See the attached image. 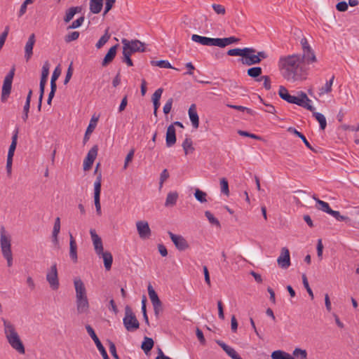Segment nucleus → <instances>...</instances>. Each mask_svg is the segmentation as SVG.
<instances>
[{"label":"nucleus","mask_w":359,"mask_h":359,"mask_svg":"<svg viewBox=\"0 0 359 359\" xmlns=\"http://www.w3.org/2000/svg\"><path fill=\"white\" fill-rule=\"evenodd\" d=\"M151 63L153 66H158L161 68H168V69L173 68L171 66L170 63L168 60H158V61L152 60L151 62Z\"/></svg>","instance_id":"nucleus-47"},{"label":"nucleus","mask_w":359,"mask_h":359,"mask_svg":"<svg viewBox=\"0 0 359 359\" xmlns=\"http://www.w3.org/2000/svg\"><path fill=\"white\" fill-rule=\"evenodd\" d=\"M93 243L96 254L98 256H100V253H102V252L104 251L102 239L100 238L99 240L93 241Z\"/></svg>","instance_id":"nucleus-50"},{"label":"nucleus","mask_w":359,"mask_h":359,"mask_svg":"<svg viewBox=\"0 0 359 359\" xmlns=\"http://www.w3.org/2000/svg\"><path fill=\"white\" fill-rule=\"evenodd\" d=\"M183 149L184 151L185 155H187L189 153H192L194 151V147H193V142L190 137H186L182 144Z\"/></svg>","instance_id":"nucleus-37"},{"label":"nucleus","mask_w":359,"mask_h":359,"mask_svg":"<svg viewBox=\"0 0 359 359\" xmlns=\"http://www.w3.org/2000/svg\"><path fill=\"white\" fill-rule=\"evenodd\" d=\"M246 52L243 55V57L239 60L244 65L250 66L252 65L259 64L261 62L260 58H259L256 54V50L252 48H246Z\"/></svg>","instance_id":"nucleus-9"},{"label":"nucleus","mask_w":359,"mask_h":359,"mask_svg":"<svg viewBox=\"0 0 359 359\" xmlns=\"http://www.w3.org/2000/svg\"><path fill=\"white\" fill-rule=\"evenodd\" d=\"M348 4L344 1H340L336 5V8L340 12H344L348 9Z\"/></svg>","instance_id":"nucleus-64"},{"label":"nucleus","mask_w":359,"mask_h":359,"mask_svg":"<svg viewBox=\"0 0 359 359\" xmlns=\"http://www.w3.org/2000/svg\"><path fill=\"white\" fill-rule=\"evenodd\" d=\"M103 7V0H90V11L93 13H99Z\"/></svg>","instance_id":"nucleus-27"},{"label":"nucleus","mask_w":359,"mask_h":359,"mask_svg":"<svg viewBox=\"0 0 359 359\" xmlns=\"http://www.w3.org/2000/svg\"><path fill=\"white\" fill-rule=\"evenodd\" d=\"M287 131L290 133H292L300 138V140H302V142L304 143L305 146L311 150L312 151L316 153L317 151L311 145V144L308 142L306 137L300 132H299L296 128L293 127H289L287 128Z\"/></svg>","instance_id":"nucleus-25"},{"label":"nucleus","mask_w":359,"mask_h":359,"mask_svg":"<svg viewBox=\"0 0 359 359\" xmlns=\"http://www.w3.org/2000/svg\"><path fill=\"white\" fill-rule=\"evenodd\" d=\"M110 34L108 33V29H106L105 33L100 37L99 41L97 42L95 46L97 49L101 48L110 39Z\"/></svg>","instance_id":"nucleus-42"},{"label":"nucleus","mask_w":359,"mask_h":359,"mask_svg":"<svg viewBox=\"0 0 359 359\" xmlns=\"http://www.w3.org/2000/svg\"><path fill=\"white\" fill-rule=\"evenodd\" d=\"M147 290L148 294L152 305L158 304V303L161 302V301L158 298L157 293L156 292V291L154 290V289L153 288L152 285L150 283L148 285Z\"/></svg>","instance_id":"nucleus-34"},{"label":"nucleus","mask_w":359,"mask_h":359,"mask_svg":"<svg viewBox=\"0 0 359 359\" xmlns=\"http://www.w3.org/2000/svg\"><path fill=\"white\" fill-rule=\"evenodd\" d=\"M191 40L201 45L210 46V38L209 37L202 36L198 34H193L191 36Z\"/></svg>","instance_id":"nucleus-36"},{"label":"nucleus","mask_w":359,"mask_h":359,"mask_svg":"<svg viewBox=\"0 0 359 359\" xmlns=\"http://www.w3.org/2000/svg\"><path fill=\"white\" fill-rule=\"evenodd\" d=\"M188 114L193 127L197 129L199 126V117L196 111V106L195 104H192L189 107Z\"/></svg>","instance_id":"nucleus-20"},{"label":"nucleus","mask_w":359,"mask_h":359,"mask_svg":"<svg viewBox=\"0 0 359 359\" xmlns=\"http://www.w3.org/2000/svg\"><path fill=\"white\" fill-rule=\"evenodd\" d=\"M134 154H135V149H132L129 152L128 154H127L126 157V159H125V163H124V165H123V168L124 169H126L127 167H128V165L129 163V162H130L134 156Z\"/></svg>","instance_id":"nucleus-61"},{"label":"nucleus","mask_w":359,"mask_h":359,"mask_svg":"<svg viewBox=\"0 0 359 359\" xmlns=\"http://www.w3.org/2000/svg\"><path fill=\"white\" fill-rule=\"evenodd\" d=\"M123 323L128 332H134L140 327V323L129 306H126L125 308V316L123 319Z\"/></svg>","instance_id":"nucleus-3"},{"label":"nucleus","mask_w":359,"mask_h":359,"mask_svg":"<svg viewBox=\"0 0 359 359\" xmlns=\"http://www.w3.org/2000/svg\"><path fill=\"white\" fill-rule=\"evenodd\" d=\"M216 343L225 351V353L232 359H236L240 355L231 346L226 344L221 340H216Z\"/></svg>","instance_id":"nucleus-24"},{"label":"nucleus","mask_w":359,"mask_h":359,"mask_svg":"<svg viewBox=\"0 0 359 359\" xmlns=\"http://www.w3.org/2000/svg\"><path fill=\"white\" fill-rule=\"evenodd\" d=\"M79 32L77 31L69 32L65 37V41L66 43H69L71 41L76 40L79 37Z\"/></svg>","instance_id":"nucleus-52"},{"label":"nucleus","mask_w":359,"mask_h":359,"mask_svg":"<svg viewBox=\"0 0 359 359\" xmlns=\"http://www.w3.org/2000/svg\"><path fill=\"white\" fill-rule=\"evenodd\" d=\"M300 58L302 62H306L308 64L317 61L314 51L311 46L309 47V50L305 49L303 50V54L302 55H300Z\"/></svg>","instance_id":"nucleus-21"},{"label":"nucleus","mask_w":359,"mask_h":359,"mask_svg":"<svg viewBox=\"0 0 359 359\" xmlns=\"http://www.w3.org/2000/svg\"><path fill=\"white\" fill-rule=\"evenodd\" d=\"M271 357L272 359H294L292 355L281 350L274 351Z\"/></svg>","instance_id":"nucleus-32"},{"label":"nucleus","mask_w":359,"mask_h":359,"mask_svg":"<svg viewBox=\"0 0 359 359\" xmlns=\"http://www.w3.org/2000/svg\"><path fill=\"white\" fill-rule=\"evenodd\" d=\"M177 141L175 128L174 124H170L167 128L165 135V144L168 147H172Z\"/></svg>","instance_id":"nucleus-16"},{"label":"nucleus","mask_w":359,"mask_h":359,"mask_svg":"<svg viewBox=\"0 0 359 359\" xmlns=\"http://www.w3.org/2000/svg\"><path fill=\"white\" fill-rule=\"evenodd\" d=\"M36 42L34 34H32L28 39L25 47V57L28 61L33 55V47Z\"/></svg>","instance_id":"nucleus-17"},{"label":"nucleus","mask_w":359,"mask_h":359,"mask_svg":"<svg viewBox=\"0 0 359 359\" xmlns=\"http://www.w3.org/2000/svg\"><path fill=\"white\" fill-rule=\"evenodd\" d=\"M262 73V69L260 67H253L251 68H249L247 70V74L250 77H252L255 79V80L257 79H259V76H261Z\"/></svg>","instance_id":"nucleus-39"},{"label":"nucleus","mask_w":359,"mask_h":359,"mask_svg":"<svg viewBox=\"0 0 359 359\" xmlns=\"http://www.w3.org/2000/svg\"><path fill=\"white\" fill-rule=\"evenodd\" d=\"M312 198L316 202V208L317 209L320 210L327 214L330 212V211L331 210V208L327 202L320 200L319 198H318L316 197V195H313Z\"/></svg>","instance_id":"nucleus-29"},{"label":"nucleus","mask_w":359,"mask_h":359,"mask_svg":"<svg viewBox=\"0 0 359 359\" xmlns=\"http://www.w3.org/2000/svg\"><path fill=\"white\" fill-rule=\"evenodd\" d=\"M292 356L293 357H300L301 359H307V352L306 350H303V349H301V348H296L294 351H293V353H292Z\"/></svg>","instance_id":"nucleus-51"},{"label":"nucleus","mask_w":359,"mask_h":359,"mask_svg":"<svg viewBox=\"0 0 359 359\" xmlns=\"http://www.w3.org/2000/svg\"><path fill=\"white\" fill-rule=\"evenodd\" d=\"M302 63L300 55L294 54L281 57L278 61V67L283 70V76L286 80L295 81L302 75Z\"/></svg>","instance_id":"nucleus-1"},{"label":"nucleus","mask_w":359,"mask_h":359,"mask_svg":"<svg viewBox=\"0 0 359 359\" xmlns=\"http://www.w3.org/2000/svg\"><path fill=\"white\" fill-rule=\"evenodd\" d=\"M108 344H109V352L111 353V355L114 359H120L119 356L116 353V348L114 343L111 341V340H108Z\"/></svg>","instance_id":"nucleus-57"},{"label":"nucleus","mask_w":359,"mask_h":359,"mask_svg":"<svg viewBox=\"0 0 359 359\" xmlns=\"http://www.w3.org/2000/svg\"><path fill=\"white\" fill-rule=\"evenodd\" d=\"M221 192L225 196H229V183L225 177L220 180Z\"/></svg>","instance_id":"nucleus-46"},{"label":"nucleus","mask_w":359,"mask_h":359,"mask_svg":"<svg viewBox=\"0 0 359 359\" xmlns=\"http://www.w3.org/2000/svg\"><path fill=\"white\" fill-rule=\"evenodd\" d=\"M168 233L177 250L183 251L189 248L188 242L182 236L176 235L171 231H168Z\"/></svg>","instance_id":"nucleus-12"},{"label":"nucleus","mask_w":359,"mask_h":359,"mask_svg":"<svg viewBox=\"0 0 359 359\" xmlns=\"http://www.w3.org/2000/svg\"><path fill=\"white\" fill-rule=\"evenodd\" d=\"M74 285L76 291V299L87 297L86 287L80 278L74 279Z\"/></svg>","instance_id":"nucleus-19"},{"label":"nucleus","mask_w":359,"mask_h":359,"mask_svg":"<svg viewBox=\"0 0 359 359\" xmlns=\"http://www.w3.org/2000/svg\"><path fill=\"white\" fill-rule=\"evenodd\" d=\"M78 313H86L89 310V302L87 297L76 299Z\"/></svg>","instance_id":"nucleus-18"},{"label":"nucleus","mask_w":359,"mask_h":359,"mask_svg":"<svg viewBox=\"0 0 359 359\" xmlns=\"http://www.w3.org/2000/svg\"><path fill=\"white\" fill-rule=\"evenodd\" d=\"M84 21V17L81 16L74 20L71 25L69 26L68 29H76L79 27Z\"/></svg>","instance_id":"nucleus-59"},{"label":"nucleus","mask_w":359,"mask_h":359,"mask_svg":"<svg viewBox=\"0 0 359 359\" xmlns=\"http://www.w3.org/2000/svg\"><path fill=\"white\" fill-rule=\"evenodd\" d=\"M69 257L74 263L77 262V245L71 233H69Z\"/></svg>","instance_id":"nucleus-23"},{"label":"nucleus","mask_w":359,"mask_h":359,"mask_svg":"<svg viewBox=\"0 0 359 359\" xmlns=\"http://www.w3.org/2000/svg\"><path fill=\"white\" fill-rule=\"evenodd\" d=\"M86 330L88 334L90 335V337L92 338V339L95 342V344L98 351L100 352L103 359H109L104 347L103 346L100 340L96 335L93 328L90 325H86Z\"/></svg>","instance_id":"nucleus-10"},{"label":"nucleus","mask_w":359,"mask_h":359,"mask_svg":"<svg viewBox=\"0 0 359 359\" xmlns=\"http://www.w3.org/2000/svg\"><path fill=\"white\" fill-rule=\"evenodd\" d=\"M121 43L123 45V51L131 55L136 52L143 53L146 50L145 43L137 39L129 41L126 39H123Z\"/></svg>","instance_id":"nucleus-4"},{"label":"nucleus","mask_w":359,"mask_h":359,"mask_svg":"<svg viewBox=\"0 0 359 359\" xmlns=\"http://www.w3.org/2000/svg\"><path fill=\"white\" fill-rule=\"evenodd\" d=\"M50 63L48 61H46L43 63L41 71V76L40 83H46L47 82L48 76L49 74Z\"/></svg>","instance_id":"nucleus-35"},{"label":"nucleus","mask_w":359,"mask_h":359,"mask_svg":"<svg viewBox=\"0 0 359 359\" xmlns=\"http://www.w3.org/2000/svg\"><path fill=\"white\" fill-rule=\"evenodd\" d=\"M311 100L308 97L307 95L304 92H299V96H290V99L288 100V103L295 104L298 106L304 107L310 111H313L316 109L313 106L310 104Z\"/></svg>","instance_id":"nucleus-5"},{"label":"nucleus","mask_w":359,"mask_h":359,"mask_svg":"<svg viewBox=\"0 0 359 359\" xmlns=\"http://www.w3.org/2000/svg\"><path fill=\"white\" fill-rule=\"evenodd\" d=\"M15 75V67H12L8 74L6 76L1 90V100L2 102H5L8 97H9L11 88H12V83L13 79Z\"/></svg>","instance_id":"nucleus-6"},{"label":"nucleus","mask_w":359,"mask_h":359,"mask_svg":"<svg viewBox=\"0 0 359 359\" xmlns=\"http://www.w3.org/2000/svg\"><path fill=\"white\" fill-rule=\"evenodd\" d=\"M60 217H57L55 220L53 233H52L53 242L55 245H57L59 243L58 234L60 233Z\"/></svg>","instance_id":"nucleus-28"},{"label":"nucleus","mask_w":359,"mask_h":359,"mask_svg":"<svg viewBox=\"0 0 359 359\" xmlns=\"http://www.w3.org/2000/svg\"><path fill=\"white\" fill-rule=\"evenodd\" d=\"M98 151L97 145H94L88 152L86 157L83 161V170L87 171L90 170L97 157Z\"/></svg>","instance_id":"nucleus-13"},{"label":"nucleus","mask_w":359,"mask_h":359,"mask_svg":"<svg viewBox=\"0 0 359 359\" xmlns=\"http://www.w3.org/2000/svg\"><path fill=\"white\" fill-rule=\"evenodd\" d=\"M81 7L80 6H75V7H71L69 8L67 11L65 16L64 18V21L65 22H69L70 20H72L74 15L77 13L81 12Z\"/></svg>","instance_id":"nucleus-31"},{"label":"nucleus","mask_w":359,"mask_h":359,"mask_svg":"<svg viewBox=\"0 0 359 359\" xmlns=\"http://www.w3.org/2000/svg\"><path fill=\"white\" fill-rule=\"evenodd\" d=\"M311 112L313 113V116L318 121L320 129L325 130L327 126V121L325 116L321 113L315 111V110Z\"/></svg>","instance_id":"nucleus-38"},{"label":"nucleus","mask_w":359,"mask_h":359,"mask_svg":"<svg viewBox=\"0 0 359 359\" xmlns=\"http://www.w3.org/2000/svg\"><path fill=\"white\" fill-rule=\"evenodd\" d=\"M245 50H246V48H236L230 49L227 51V55L229 56H241L242 57H243V55L246 52Z\"/></svg>","instance_id":"nucleus-43"},{"label":"nucleus","mask_w":359,"mask_h":359,"mask_svg":"<svg viewBox=\"0 0 359 359\" xmlns=\"http://www.w3.org/2000/svg\"><path fill=\"white\" fill-rule=\"evenodd\" d=\"M213 10L217 13V14L224 15L226 10L224 6L220 4H212V6Z\"/></svg>","instance_id":"nucleus-62"},{"label":"nucleus","mask_w":359,"mask_h":359,"mask_svg":"<svg viewBox=\"0 0 359 359\" xmlns=\"http://www.w3.org/2000/svg\"><path fill=\"white\" fill-rule=\"evenodd\" d=\"M226 106L229 108L239 110L241 111H246L248 114L252 115V116H254L255 114V111H254L251 109L245 107H243V106H240V105H233V104H227Z\"/></svg>","instance_id":"nucleus-48"},{"label":"nucleus","mask_w":359,"mask_h":359,"mask_svg":"<svg viewBox=\"0 0 359 359\" xmlns=\"http://www.w3.org/2000/svg\"><path fill=\"white\" fill-rule=\"evenodd\" d=\"M103 259L104 266L107 271H109L111 268L112 262H113V257L110 252L106 251L100 253V256Z\"/></svg>","instance_id":"nucleus-26"},{"label":"nucleus","mask_w":359,"mask_h":359,"mask_svg":"<svg viewBox=\"0 0 359 359\" xmlns=\"http://www.w3.org/2000/svg\"><path fill=\"white\" fill-rule=\"evenodd\" d=\"M194 196L196 198V199L199 201L200 203H205L207 201V199H206V196H207V194L199 189H196L195 190V193H194Z\"/></svg>","instance_id":"nucleus-44"},{"label":"nucleus","mask_w":359,"mask_h":359,"mask_svg":"<svg viewBox=\"0 0 359 359\" xmlns=\"http://www.w3.org/2000/svg\"><path fill=\"white\" fill-rule=\"evenodd\" d=\"M116 0H106L103 15H105L114 6Z\"/></svg>","instance_id":"nucleus-63"},{"label":"nucleus","mask_w":359,"mask_h":359,"mask_svg":"<svg viewBox=\"0 0 359 359\" xmlns=\"http://www.w3.org/2000/svg\"><path fill=\"white\" fill-rule=\"evenodd\" d=\"M205 215L208 219L209 222L212 224L215 225L216 226L220 227V223L219 220L214 217V215L208 210L205 212Z\"/></svg>","instance_id":"nucleus-49"},{"label":"nucleus","mask_w":359,"mask_h":359,"mask_svg":"<svg viewBox=\"0 0 359 359\" xmlns=\"http://www.w3.org/2000/svg\"><path fill=\"white\" fill-rule=\"evenodd\" d=\"M17 139H18V131L13 135L12 137V142L9 147L8 152V157H12L13 158L14 152L16 149L17 146Z\"/></svg>","instance_id":"nucleus-41"},{"label":"nucleus","mask_w":359,"mask_h":359,"mask_svg":"<svg viewBox=\"0 0 359 359\" xmlns=\"http://www.w3.org/2000/svg\"><path fill=\"white\" fill-rule=\"evenodd\" d=\"M334 79V76H332L330 81H327L324 86L321 87L319 89V95H323L325 93H329L332 91V86L333 84V81Z\"/></svg>","instance_id":"nucleus-40"},{"label":"nucleus","mask_w":359,"mask_h":359,"mask_svg":"<svg viewBox=\"0 0 359 359\" xmlns=\"http://www.w3.org/2000/svg\"><path fill=\"white\" fill-rule=\"evenodd\" d=\"M2 321L4 324V334L8 343L20 354H25V346L21 341L19 334L15 330L14 325L5 318H2Z\"/></svg>","instance_id":"nucleus-2"},{"label":"nucleus","mask_w":359,"mask_h":359,"mask_svg":"<svg viewBox=\"0 0 359 359\" xmlns=\"http://www.w3.org/2000/svg\"><path fill=\"white\" fill-rule=\"evenodd\" d=\"M302 282H303V285H304V287L306 288L308 294L311 297V299H313L314 298L313 293V291H312V290L311 289V287L309 286L307 277H306V276L305 274L302 275Z\"/></svg>","instance_id":"nucleus-55"},{"label":"nucleus","mask_w":359,"mask_h":359,"mask_svg":"<svg viewBox=\"0 0 359 359\" xmlns=\"http://www.w3.org/2000/svg\"><path fill=\"white\" fill-rule=\"evenodd\" d=\"M334 217L337 221H346L348 219V217L346 216L341 215L339 211L333 210L331 209L330 212L328 213Z\"/></svg>","instance_id":"nucleus-53"},{"label":"nucleus","mask_w":359,"mask_h":359,"mask_svg":"<svg viewBox=\"0 0 359 359\" xmlns=\"http://www.w3.org/2000/svg\"><path fill=\"white\" fill-rule=\"evenodd\" d=\"M178 198V194L176 191L169 192L167 195L165 206L170 207L176 204Z\"/></svg>","instance_id":"nucleus-33"},{"label":"nucleus","mask_w":359,"mask_h":359,"mask_svg":"<svg viewBox=\"0 0 359 359\" xmlns=\"http://www.w3.org/2000/svg\"><path fill=\"white\" fill-rule=\"evenodd\" d=\"M277 262L282 269H287L290 266V252L287 248L281 249V253L277 259Z\"/></svg>","instance_id":"nucleus-14"},{"label":"nucleus","mask_w":359,"mask_h":359,"mask_svg":"<svg viewBox=\"0 0 359 359\" xmlns=\"http://www.w3.org/2000/svg\"><path fill=\"white\" fill-rule=\"evenodd\" d=\"M154 341L152 338L144 337V341L142 343L141 348L146 354H148L153 348Z\"/></svg>","instance_id":"nucleus-30"},{"label":"nucleus","mask_w":359,"mask_h":359,"mask_svg":"<svg viewBox=\"0 0 359 359\" xmlns=\"http://www.w3.org/2000/svg\"><path fill=\"white\" fill-rule=\"evenodd\" d=\"M4 228L1 227V238H0V244L1 249L2 252V255H6L9 253H12L11 248V239L9 237L6 236L4 233Z\"/></svg>","instance_id":"nucleus-15"},{"label":"nucleus","mask_w":359,"mask_h":359,"mask_svg":"<svg viewBox=\"0 0 359 359\" xmlns=\"http://www.w3.org/2000/svg\"><path fill=\"white\" fill-rule=\"evenodd\" d=\"M218 46L220 48H224V38H210V46Z\"/></svg>","instance_id":"nucleus-54"},{"label":"nucleus","mask_w":359,"mask_h":359,"mask_svg":"<svg viewBox=\"0 0 359 359\" xmlns=\"http://www.w3.org/2000/svg\"><path fill=\"white\" fill-rule=\"evenodd\" d=\"M101 183L102 172H100L94 183V203L96 208V212L98 215L102 214L100 205Z\"/></svg>","instance_id":"nucleus-7"},{"label":"nucleus","mask_w":359,"mask_h":359,"mask_svg":"<svg viewBox=\"0 0 359 359\" xmlns=\"http://www.w3.org/2000/svg\"><path fill=\"white\" fill-rule=\"evenodd\" d=\"M46 280L52 290H56L59 288L60 283L57 274V264H53L46 274Z\"/></svg>","instance_id":"nucleus-8"},{"label":"nucleus","mask_w":359,"mask_h":359,"mask_svg":"<svg viewBox=\"0 0 359 359\" xmlns=\"http://www.w3.org/2000/svg\"><path fill=\"white\" fill-rule=\"evenodd\" d=\"M118 46V44H116L111 47L107 54L105 55L102 62V67L107 66L109 63H111L113 60L114 59L116 55V50Z\"/></svg>","instance_id":"nucleus-22"},{"label":"nucleus","mask_w":359,"mask_h":359,"mask_svg":"<svg viewBox=\"0 0 359 359\" xmlns=\"http://www.w3.org/2000/svg\"><path fill=\"white\" fill-rule=\"evenodd\" d=\"M136 227L138 235L140 238L144 240L148 239L151 234L148 222L145 220H140L136 222Z\"/></svg>","instance_id":"nucleus-11"},{"label":"nucleus","mask_w":359,"mask_h":359,"mask_svg":"<svg viewBox=\"0 0 359 359\" xmlns=\"http://www.w3.org/2000/svg\"><path fill=\"white\" fill-rule=\"evenodd\" d=\"M172 102H173V99L172 97L169 98L166 103L165 104L164 107H163V113L165 114H168L170 113L171 109H172Z\"/></svg>","instance_id":"nucleus-60"},{"label":"nucleus","mask_w":359,"mask_h":359,"mask_svg":"<svg viewBox=\"0 0 359 359\" xmlns=\"http://www.w3.org/2000/svg\"><path fill=\"white\" fill-rule=\"evenodd\" d=\"M262 80H264V88L269 90L271 89V79L269 76H262L259 79H257L256 81H261Z\"/></svg>","instance_id":"nucleus-56"},{"label":"nucleus","mask_w":359,"mask_h":359,"mask_svg":"<svg viewBox=\"0 0 359 359\" xmlns=\"http://www.w3.org/2000/svg\"><path fill=\"white\" fill-rule=\"evenodd\" d=\"M169 173L167 169H164L160 175L159 180V189H161L163 187L164 182L169 178Z\"/></svg>","instance_id":"nucleus-58"},{"label":"nucleus","mask_w":359,"mask_h":359,"mask_svg":"<svg viewBox=\"0 0 359 359\" xmlns=\"http://www.w3.org/2000/svg\"><path fill=\"white\" fill-rule=\"evenodd\" d=\"M278 95L281 99L287 102L288 100L290 99L291 96V95L288 93L287 89L283 86H280L279 87Z\"/></svg>","instance_id":"nucleus-45"}]
</instances>
